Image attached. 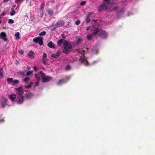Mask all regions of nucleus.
<instances>
[{
	"instance_id": "28",
	"label": "nucleus",
	"mask_w": 155,
	"mask_h": 155,
	"mask_svg": "<svg viewBox=\"0 0 155 155\" xmlns=\"http://www.w3.org/2000/svg\"><path fill=\"white\" fill-rule=\"evenodd\" d=\"M35 77L37 79L38 81H39L41 79L40 77L38 76V74H35Z\"/></svg>"
},
{
	"instance_id": "6",
	"label": "nucleus",
	"mask_w": 155,
	"mask_h": 155,
	"mask_svg": "<svg viewBox=\"0 0 155 155\" xmlns=\"http://www.w3.org/2000/svg\"><path fill=\"white\" fill-rule=\"evenodd\" d=\"M107 5L106 4V3L105 2H103V4H101L98 7V10L100 12H102L103 10H105L107 9Z\"/></svg>"
},
{
	"instance_id": "13",
	"label": "nucleus",
	"mask_w": 155,
	"mask_h": 155,
	"mask_svg": "<svg viewBox=\"0 0 155 155\" xmlns=\"http://www.w3.org/2000/svg\"><path fill=\"white\" fill-rule=\"evenodd\" d=\"M33 95V94L30 92L26 93L25 94V97L28 99L31 98Z\"/></svg>"
},
{
	"instance_id": "18",
	"label": "nucleus",
	"mask_w": 155,
	"mask_h": 155,
	"mask_svg": "<svg viewBox=\"0 0 155 155\" xmlns=\"http://www.w3.org/2000/svg\"><path fill=\"white\" fill-rule=\"evenodd\" d=\"M124 11L122 10L119 11L117 12V16L118 17H119L121 15L124 14Z\"/></svg>"
},
{
	"instance_id": "38",
	"label": "nucleus",
	"mask_w": 155,
	"mask_h": 155,
	"mask_svg": "<svg viewBox=\"0 0 155 155\" xmlns=\"http://www.w3.org/2000/svg\"><path fill=\"white\" fill-rule=\"evenodd\" d=\"M34 53L31 51H30L28 53V55L29 56H32L33 55Z\"/></svg>"
},
{
	"instance_id": "53",
	"label": "nucleus",
	"mask_w": 155,
	"mask_h": 155,
	"mask_svg": "<svg viewBox=\"0 0 155 155\" xmlns=\"http://www.w3.org/2000/svg\"><path fill=\"white\" fill-rule=\"evenodd\" d=\"M2 22V21L1 20H0V24H1Z\"/></svg>"
},
{
	"instance_id": "29",
	"label": "nucleus",
	"mask_w": 155,
	"mask_h": 155,
	"mask_svg": "<svg viewBox=\"0 0 155 155\" xmlns=\"http://www.w3.org/2000/svg\"><path fill=\"white\" fill-rule=\"evenodd\" d=\"M46 33V32L45 31H43L40 33L39 34L40 36L45 35Z\"/></svg>"
},
{
	"instance_id": "30",
	"label": "nucleus",
	"mask_w": 155,
	"mask_h": 155,
	"mask_svg": "<svg viewBox=\"0 0 155 155\" xmlns=\"http://www.w3.org/2000/svg\"><path fill=\"white\" fill-rule=\"evenodd\" d=\"M93 36V35H92V34H91V35H88L87 36L88 40H90Z\"/></svg>"
},
{
	"instance_id": "50",
	"label": "nucleus",
	"mask_w": 155,
	"mask_h": 155,
	"mask_svg": "<svg viewBox=\"0 0 155 155\" xmlns=\"http://www.w3.org/2000/svg\"><path fill=\"white\" fill-rule=\"evenodd\" d=\"M20 1V0H16V1H15L16 2H18Z\"/></svg>"
},
{
	"instance_id": "51",
	"label": "nucleus",
	"mask_w": 155,
	"mask_h": 155,
	"mask_svg": "<svg viewBox=\"0 0 155 155\" xmlns=\"http://www.w3.org/2000/svg\"><path fill=\"white\" fill-rule=\"evenodd\" d=\"M41 5L42 6H43L44 5H45V4L44 3H41Z\"/></svg>"
},
{
	"instance_id": "41",
	"label": "nucleus",
	"mask_w": 155,
	"mask_h": 155,
	"mask_svg": "<svg viewBox=\"0 0 155 155\" xmlns=\"http://www.w3.org/2000/svg\"><path fill=\"white\" fill-rule=\"evenodd\" d=\"M47 54L45 53H44L43 56V58H47Z\"/></svg>"
},
{
	"instance_id": "7",
	"label": "nucleus",
	"mask_w": 155,
	"mask_h": 155,
	"mask_svg": "<svg viewBox=\"0 0 155 155\" xmlns=\"http://www.w3.org/2000/svg\"><path fill=\"white\" fill-rule=\"evenodd\" d=\"M24 101V96L22 95H19L17 98L16 102L18 104H21Z\"/></svg>"
},
{
	"instance_id": "34",
	"label": "nucleus",
	"mask_w": 155,
	"mask_h": 155,
	"mask_svg": "<svg viewBox=\"0 0 155 155\" xmlns=\"http://www.w3.org/2000/svg\"><path fill=\"white\" fill-rule=\"evenodd\" d=\"M86 3V2L85 1H82L80 3V5L81 6H83L85 5Z\"/></svg>"
},
{
	"instance_id": "47",
	"label": "nucleus",
	"mask_w": 155,
	"mask_h": 155,
	"mask_svg": "<svg viewBox=\"0 0 155 155\" xmlns=\"http://www.w3.org/2000/svg\"><path fill=\"white\" fill-rule=\"evenodd\" d=\"M92 21L93 22H96L97 21V20H95L94 19H93Z\"/></svg>"
},
{
	"instance_id": "35",
	"label": "nucleus",
	"mask_w": 155,
	"mask_h": 155,
	"mask_svg": "<svg viewBox=\"0 0 155 155\" xmlns=\"http://www.w3.org/2000/svg\"><path fill=\"white\" fill-rule=\"evenodd\" d=\"M8 23L9 24H12L14 23V21L12 19H10L8 21Z\"/></svg>"
},
{
	"instance_id": "52",
	"label": "nucleus",
	"mask_w": 155,
	"mask_h": 155,
	"mask_svg": "<svg viewBox=\"0 0 155 155\" xmlns=\"http://www.w3.org/2000/svg\"><path fill=\"white\" fill-rule=\"evenodd\" d=\"M114 9H117V8L116 7H114Z\"/></svg>"
},
{
	"instance_id": "25",
	"label": "nucleus",
	"mask_w": 155,
	"mask_h": 155,
	"mask_svg": "<svg viewBox=\"0 0 155 155\" xmlns=\"http://www.w3.org/2000/svg\"><path fill=\"white\" fill-rule=\"evenodd\" d=\"M3 69L2 68H0V76L2 77L3 76Z\"/></svg>"
},
{
	"instance_id": "24",
	"label": "nucleus",
	"mask_w": 155,
	"mask_h": 155,
	"mask_svg": "<svg viewBox=\"0 0 155 155\" xmlns=\"http://www.w3.org/2000/svg\"><path fill=\"white\" fill-rule=\"evenodd\" d=\"M33 84V83L32 82H31L30 83V84L28 85H26L25 86V87L26 89L27 88H30L31 87V84Z\"/></svg>"
},
{
	"instance_id": "14",
	"label": "nucleus",
	"mask_w": 155,
	"mask_h": 155,
	"mask_svg": "<svg viewBox=\"0 0 155 155\" xmlns=\"http://www.w3.org/2000/svg\"><path fill=\"white\" fill-rule=\"evenodd\" d=\"M61 52L60 51H58L57 53L55 54H51V57L55 58L58 57L60 55Z\"/></svg>"
},
{
	"instance_id": "12",
	"label": "nucleus",
	"mask_w": 155,
	"mask_h": 155,
	"mask_svg": "<svg viewBox=\"0 0 155 155\" xmlns=\"http://www.w3.org/2000/svg\"><path fill=\"white\" fill-rule=\"evenodd\" d=\"M91 15V12H89L88 14L87 15L86 17V22L88 23L91 21V20L90 19V17Z\"/></svg>"
},
{
	"instance_id": "49",
	"label": "nucleus",
	"mask_w": 155,
	"mask_h": 155,
	"mask_svg": "<svg viewBox=\"0 0 155 155\" xmlns=\"http://www.w3.org/2000/svg\"><path fill=\"white\" fill-rule=\"evenodd\" d=\"M38 82H36L35 83V85L36 86H37L38 85Z\"/></svg>"
},
{
	"instance_id": "17",
	"label": "nucleus",
	"mask_w": 155,
	"mask_h": 155,
	"mask_svg": "<svg viewBox=\"0 0 155 155\" xmlns=\"http://www.w3.org/2000/svg\"><path fill=\"white\" fill-rule=\"evenodd\" d=\"M16 97V95L15 94H11L10 96V99L12 101H13L15 99Z\"/></svg>"
},
{
	"instance_id": "32",
	"label": "nucleus",
	"mask_w": 155,
	"mask_h": 155,
	"mask_svg": "<svg viewBox=\"0 0 155 155\" xmlns=\"http://www.w3.org/2000/svg\"><path fill=\"white\" fill-rule=\"evenodd\" d=\"M19 36H20V33L19 32H17L15 34V36L16 38L17 39H18L19 38Z\"/></svg>"
},
{
	"instance_id": "2",
	"label": "nucleus",
	"mask_w": 155,
	"mask_h": 155,
	"mask_svg": "<svg viewBox=\"0 0 155 155\" xmlns=\"http://www.w3.org/2000/svg\"><path fill=\"white\" fill-rule=\"evenodd\" d=\"M72 46L68 43V44L64 46V48L63 50V52L65 54H67L69 53L70 51L72 48Z\"/></svg>"
},
{
	"instance_id": "20",
	"label": "nucleus",
	"mask_w": 155,
	"mask_h": 155,
	"mask_svg": "<svg viewBox=\"0 0 155 155\" xmlns=\"http://www.w3.org/2000/svg\"><path fill=\"white\" fill-rule=\"evenodd\" d=\"M64 22L62 20H59L57 23L58 25L60 26H61L63 25L64 24Z\"/></svg>"
},
{
	"instance_id": "31",
	"label": "nucleus",
	"mask_w": 155,
	"mask_h": 155,
	"mask_svg": "<svg viewBox=\"0 0 155 155\" xmlns=\"http://www.w3.org/2000/svg\"><path fill=\"white\" fill-rule=\"evenodd\" d=\"M19 82L18 80H15L14 81L13 80L12 83H13V84H19Z\"/></svg>"
},
{
	"instance_id": "46",
	"label": "nucleus",
	"mask_w": 155,
	"mask_h": 155,
	"mask_svg": "<svg viewBox=\"0 0 155 155\" xmlns=\"http://www.w3.org/2000/svg\"><path fill=\"white\" fill-rule=\"evenodd\" d=\"M10 0H3V1L4 2H8V1H10Z\"/></svg>"
},
{
	"instance_id": "1",
	"label": "nucleus",
	"mask_w": 155,
	"mask_h": 155,
	"mask_svg": "<svg viewBox=\"0 0 155 155\" xmlns=\"http://www.w3.org/2000/svg\"><path fill=\"white\" fill-rule=\"evenodd\" d=\"M38 75L41 76L42 78V81L43 82H48L52 80V78L51 76H45V74L43 72L40 71L38 73Z\"/></svg>"
},
{
	"instance_id": "26",
	"label": "nucleus",
	"mask_w": 155,
	"mask_h": 155,
	"mask_svg": "<svg viewBox=\"0 0 155 155\" xmlns=\"http://www.w3.org/2000/svg\"><path fill=\"white\" fill-rule=\"evenodd\" d=\"M26 71H20L18 72V74H19L21 75L22 76H25V73Z\"/></svg>"
},
{
	"instance_id": "36",
	"label": "nucleus",
	"mask_w": 155,
	"mask_h": 155,
	"mask_svg": "<svg viewBox=\"0 0 155 155\" xmlns=\"http://www.w3.org/2000/svg\"><path fill=\"white\" fill-rule=\"evenodd\" d=\"M71 69V67L70 65H68L66 66L65 68V69L66 70H69Z\"/></svg>"
},
{
	"instance_id": "27",
	"label": "nucleus",
	"mask_w": 155,
	"mask_h": 155,
	"mask_svg": "<svg viewBox=\"0 0 155 155\" xmlns=\"http://www.w3.org/2000/svg\"><path fill=\"white\" fill-rule=\"evenodd\" d=\"M48 15H49L50 16H52L53 14V11L51 10H48Z\"/></svg>"
},
{
	"instance_id": "54",
	"label": "nucleus",
	"mask_w": 155,
	"mask_h": 155,
	"mask_svg": "<svg viewBox=\"0 0 155 155\" xmlns=\"http://www.w3.org/2000/svg\"><path fill=\"white\" fill-rule=\"evenodd\" d=\"M28 70H29V67H28Z\"/></svg>"
},
{
	"instance_id": "21",
	"label": "nucleus",
	"mask_w": 155,
	"mask_h": 155,
	"mask_svg": "<svg viewBox=\"0 0 155 155\" xmlns=\"http://www.w3.org/2000/svg\"><path fill=\"white\" fill-rule=\"evenodd\" d=\"M82 40L81 38H78L76 42V45H79L82 43Z\"/></svg>"
},
{
	"instance_id": "16",
	"label": "nucleus",
	"mask_w": 155,
	"mask_h": 155,
	"mask_svg": "<svg viewBox=\"0 0 155 155\" xmlns=\"http://www.w3.org/2000/svg\"><path fill=\"white\" fill-rule=\"evenodd\" d=\"M48 46L51 48H55L54 44L51 41L48 44Z\"/></svg>"
},
{
	"instance_id": "10",
	"label": "nucleus",
	"mask_w": 155,
	"mask_h": 155,
	"mask_svg": "<svg viewBox=\"0 0 155 155\" xmlns=\"http://www.w3.org/2000/svg\"><path fill=\"white\" fill-rule=\"evenodd\" d=\"M0 38L2 39L4 41H6L7 40L6 38V35L5 33L4 32H2L0 34Z\"/></svg>"
},
{
	"instance_id": "3",
	"label": "nucleus",
	"mask_w": 155,
	"mask_h": 155,
	"mask_svg": "<svg viewBox=\"0 0 155 155\" xmlns=\"http://www.w3.org/2000/svg\"><path fill=\"white\" fill-rule=\"evenodd\" d=\"M43 37L38 36L34 38L33 41L35 43H38L40 45H41L43 43Z\"/></svg>"
},
{
	"instance_id": "40",
	"label": "nucleus",
	"mask_w": 155,
	"mask_h": 155,
	"mask_svg": "<svg viewBox=\"0 0 155 155\" xmlns=\"http://www.w3.org/2000/svg\"><path fill=\"white\" fill-rule=\"evenodd\" d=\"M80 21L79 20H78L75 22V24L76 25H78L80 24Z\"/></svg>"
},
{
	"instance_id": "19",
	"label": "nucleus",
	"mask_w": 155,
	"mask_h": 155,
	"mask_svg": "<svg viewBox=\"0 0 155 155\" xmlns=\"http://www.w3.org/2000/svg\"><path fill=\"white\" fill-rule=\"evenodd\" d=\"M77 51L79 53L81 54L83 56H84V50L81 49H78L77 50Z\"/></svg>"
},
{
	"instance_id": "5",
	"label": "nucleus",
	"mask_w": 155,
	"mask_h": 155,
	"mask_svg": "<svg viewBox=\"0 0 155 155\" xmlns=\"http://www.w3.org/2000/svg\"><path fill=\"white\" fill-rule=\"evenodd\" d=\"M8 100L5 97H2L1 101L2 107L4 108L7 105Z\"/></svg>"
},
{
	"instance_id": "11",
	"label": "nucleus",
	"mask_w": 155,
	"mask_h": 155,
	"mask_svg": "<svg viewBox=\"0 0 155 155\" xmlns=\"http://www.w3.org/2000/svg\"><path fill=\"white\" fill-rule=\"evenodd\" d=\"M68 80V78H64L60 80L57 83V84L60 85L66 82Z\"/></svg>"
},
{
	"instance_id": "4",
	"label": "nucleus",
	"mask_w": 155,
	"mask_h": 155,
	"mask_svg": "<svg viewBox=\"0 0 155 155\" xmlns=\"http://www.w3.org/2000/svg\"><path fill=\"white\" fill-rule=\"evenodd\" d=\"M98 35L101 38L105 39L107 38V34L104 30H101L98 34Z\"/></svg>"
},
{
	"instance_id": "44",
	"label": "nucleus",
	"mask_w": 155,
	"mask_h": 155,
	"mask_svg": "<svg viewBox=\"0 0 155 155\" xmlns=\"http://www.w3.org/2000/svg\"><path fill=\"white\" fill-rule=\"evenodd\" d=\"M90 26H88L87 28H86V30L87 31H88L89 30V29H90Z\"/></svg>"
},
{
	"instance_id": "37",
	"label": "nucleus",
	"mask_w": 155,
	"mask_h": 155,
	"mask_svg": "<svg viewBox=\"0 0 155 155\" xmlns=\"http://www.w3.org/2000/svg\"><path fill=\"white\" fill-rule=\"evenodd\" d=\"M32 71H27V72L26 75H29L31 74H32Z\"/></svg>"
},
{
	"instance_id": "33",
	"label": "nucleus",
	"mask_w": 155,
	"mask_h": 155,
	"mask_svg": "<svg viewBox=\"0 0 155 155\" xmlns=\"http://www.w3.org/2000/svg\"><path fill=\"white\" fill-rule=\"evenodd\" d=\"M29 80V78H28L27 77L25 78L23 80V81L24 82H25L26 83H27V81Z\"/></svg>"
},
{
	"instance_id": "22",
	"label": "nucleus",
	"mask_w": 155,
	"mask_h": 155,
	"mask_svg": "<svg viewBox=\"0 0 155 155\" xmlns=\"http://www.w3.org/2000/svg\"><path fill=\"white\" fill-rule=\"evenodd\" d=\"M15 12L14 10V9L13 8H12L11 9V11L10 13V15L11 16H13L15 15Z\"/></svg>"
},
{
	"instance_id": "43",
	"label": "nucleus",
	"mask_w": 155,
	"mask_h": 155,
	"mask_svg": "<svg viewBox=\"0 0 155 155\" xmlns=\"http://www.w3.org/2000/svg\"><path fill=\"white\" fill-rule=\"evenodd\" d=\"M61 36L63 38H65V36L64 35V34H61Z\"/></svg>"
},
{
	"instance_id": "9",
	"label": "nucleus",
	"mask_w": 155,
	"mask_h": 155,
	"mask_svg": "<svg viewBox=\"0 0 155 155\" xmlns=\"http://www.w3.org/2000/svg\"><path fill=\"white\" fill-rule=\"evenodd\" d=\"M16 89L17 91V94L18 96L22 95L24 93V91L21 86L16 88Z\"/></svg>"
},
{
	"instance_id": "39",
	"label": "nucleus",
	"mask_w": 155,
	"mask_h": 155,
	"mask_svg": "<svg viewBox=\"0 0 155 155\" xmlns=\"http://www.w3.org/2000/svg\"><path fill=\"white\" fill-rule=\"evenodd\" d=\"M110 0H103V2H106V4H109L110 2Z\"/></svg>"
},
{
	"instance_id": "15",
	"label": "nucleus",
	"mask_w": 155,
	"mask_h": 155,
	"mask_svg": "<svg viewBox=\"0 0 155 155\" xmlns=\"http://www.w3.org/2000/svg\"><path fill=\"white\" fill-rule=\"evenodd\" d=\"M100 30L98 28H96L94 30L93 33H92L93 35H96L98 33H99Z\"/></svg>"
},
{
	"instance_id": "23",
	"label": "nucleus",
	"mask_w": 155,
	"mask_h": 155,
	"mask_svg": "<svg viewBox=\"0 0 155 155\" xmlns=\"http://www.w3.org/2000/svg\"><path fill=\"white\" fill-rule=\"evenodd\" d=\"M7 80V81L9 84L12 83L13 81V79L12 78H8Z\"/></svg>"
},
{
	"instance_id": "48",
	"label": "nucleus",
	"mask_w": 155,
	"mask_h": 155,
	"mask_svg": "<svg viewBox=\"0 0 155 155\" xmlns=\"http://www.w3.org/2000/svg\"><path fill=\"white\" fill-rule=\"evenodd\" d=\"M2 16H3L5 15V14L4 13H3L1 14Z\"/></svg>"
},
{
	"instance_id": "42",
	"label": "nucleus",
	"mask_w": 155,
	"mask_h": 155,
	"mask_svg": "<svg viewBox=\"0 0 155 155\" xmlns=\"http://www.w3.org/2000/svg\"><path fill=\"white\" fill-rule=\"evenodd\" d=\"M19 53H20L21 54H23L24 53V51L22 50H21L19 51Z\"/></svg>"
},
{
	"instance_id": "45",
	"label": "nucleus",
	"mask_w": 155,
	"mask_h": 155,
	"mask_svg": "<svg viewBox=\"0 0 155 155\" xmlns=\"http://www.w3.org/2000/svg\"><path fill=\"white\" fill-rule=\"evenodd\" d=\"M34 68V70H35H35H37V67H36V66H35V67H34V68Z\"/></svg>"
},
{
	"instance_id": "8",
	"label": "nucleus",
	"mask_w": 155,
	"mask_h": 155,
	"mask_svg": "<svg viewBox=\"0 0 155 155\" xmlns=\"http://www.w3.org/2000/svg\"><path fill=\"white\" fill-rule=\"evenodd\" d=\"M68 42L65 40L64 39H61L58 41L57 42V45L58 46H60L62 44H64V46L68 44Z\"/></svg>"
}]
</instances>
